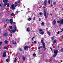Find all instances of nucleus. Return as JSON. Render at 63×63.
<instances>
[{"mask_svg": "<svg viewBox=\"0 0 63 63\" xmlns=\"http://www.w3.org/2000/svg\"><path fill=\"white\" fill-rule=\"evenodd\" d=\"M15 7L14 6V4H12L10 8L11 9H12V10H14L15 9V8H16L17 6V3H16V2H15Z\"/></svg>", "mask_w": 63, "mask_h": 63, "instance_id": "nucleus-1", "label": "nucleus"}, {"mask_svg": "<svg viewBox=\"0 0 63 63\" xmlns=\"http://www.w3.org/2000/svg\"><path fill=\"white\" fill-rule=\"evenodd\" d=\"M3 2L4 3V5H3L2 6L3 8H5V7L6 6L7 4V2H8L7 0H3Z\"/></svg>", "mask_w": 63, "mask_h": 63, "instance_id": "nucleus-2", "label": "nucleus"}, {"mask_svg": "<svg viewBox=\"0 0 63 63\" xmlns=\"http://www.w3.org/2000/svg\"><path fill=\"white\" fill-rule=\"evenodd\" d=\"M41 42L42 43V45H43V48H45V47H46L45 46V43H44V42L43 40H41Z\"/></svg>", "mask_w": 63, "mask_h": 63, "instance_id": "nucleus-3", "label": "nucleus"}, {"mask_svg": "<svg viewBox=\"0 0 63 63\" xmlns=\"http://www.w3.org/2000/svg\"><path fill=\"white\" fill-rule=\"evenodd\" d=\"M44 16L45 18H47V13H46V10L45 9H44Z\"/></svg>", "mask_w": 63, "mask_h": 63, "instance_id": "nucleus-4", "label": "nucleus"}, {"mask_svg": "<svg viewBox=\"0 0 63 63\" xmlns=\"http://www.w3.org/2000/svg\"><path fill=\"white\" fill-rule=\"evenodd\" d=\"M14 29H15L14 31L13 30H11V32H13V33H15V32L16 31V26L15 27Z\"/></svg>", "mask_w": 63, "mask_h": 63, "instance_id": "nucleus-5", "label": "nucleus"}, {"mask_svg": "<svg viewBox=\"0 0 63 63\" xmlns=\"http://www.w3.org/2000/svg\"><path fill=\"white\" fill-rule=\"evenodd\" d=\"M6 52L4 51L3 54V57H6Z\"/></svg>", "mask_w": 63, "mask_h": 63, "instance_id": "nucleus-6", "label": "nucleus"}, {"mask_svg": "<svg viewBox=\"0 0 63 63\" xmlns=\"http://www.w3.org/2000/svg\"><path fill=\"white\" fill-rule=\"evenodd\" d=\"M59 22L60 24H63V19L60 20Z\"/></svg>", "mask_w": 63, "mask_h": 63, "instance_id": "nucleus-7", "label": "nucleus"}, {"mask_svg": "<svg viewBox=\"0 0 63 63\" xmlns=\"http://www.w3.org/2000/svg\"><path fill=\"white\" fill-rule=\"evenodd\" d=\"M58 52V50H55L54 51V53L56 54H57Z\"/></svg>", "mask_w": 63, "mask_h": 63, "instance_id": "nucleus-8", "label": "nucleus"}, {"mask_svg": "<svg viewBox=\"0 0 63 63\" xmlns=\"http://www.w3.org/2000/svg\"><path fill=\"white\" fill-rule=\"evenodd\" d=\"M52 24L53 25H55V24H56V21H53L52 22Z\"/></svg>", "mask_w": 63, "mask_h": 63, "instance_id": "nucleus-9", "label": "nucleus"}, {"mask_svg": "<svg viewBox=\"0 0 63 63\" xmlns=\"http://www.w3.org/2000/svg\"><path fill=\"white\" fill-rule=\"evenodd\" d=\"M24 48L25 49V50H26V48H29V47L28 46H25L24 47Z\"/></svg>", "mask_w": 63, "mask_h": 63, "instance_id": "nucleus-10", "label": "nucleus"}, {"mask_svg": "<svg viewBox=\"0 0 63 63\" xmlns=\"http://www.w3.org/2000/svg\"><path fill=\"white\" fill-rule=\"evenodd\" d=\"M10 23L11 24H13V19H10Z\"/></svg>", "mask_w": 63, "mask_h": 63, "instance_id": "nucleus-11", "label": "nucleus"}, {"mask_svg": "<svg viewBox=\"0 0 63 63\" xmlns=\"http://www.w3.org/2000/svg\"><path fill=\"white\" fill-rule=\"evenodd\" d=\"M43 30L41 29H40L39 30V33H41V32H43Z\"/></svg>", "mask_w": 63, "mask_h": 63, "instance_id": "nucleus-12", "label": "nucleus"}, {"mask_svg": "<svg viewBox=\"0 0 63 63\" xmlns=\"http://www.w3.org/2000/svg\"><path fill=\"white\" fill-rule=\"evenodd\" d=\"M47 0L44 1V5H45V6L47 5Z\"/></svg>", "mask_w": 63, "mask_h": 63, "instance_id": "nucleus-13", "label": "nucleus"}, {"mask_svg": "<svg viewBox=\"0 0 63 63\" xmlns=\"http://www.w3.org/2000/svg\"><path fill=\"white\" fill-rule=\"evenodd\" d=\"M7 35H8V34L6 33H5L3 34V35H4V36H6Z\"/></svg>", "mask_w": 63, "mask_h": 63, "instance_id": "nucleus-14", "label": "nucleus"}, {"mask_svg": "<svg viewBox=\"0 0 63 63\" xmlns=\"http://www.w3.org/2000/svg\"><path fill=\"white\" fill-rule=\"evenodd\" d=\"M27 31L28 32H30V29L29 28H27Z\"/></svg>", "mask_w": 63, "mask_h": 63, "instance_id": "nucleus-15", "label": "nucleus"}, {"mask_svg": "<svg viewBox=\"0 0 63 63\" xmlns=\"http://www.w3.org/2000/svg\"><path fill=\"white\" fill-rule=\"evenodd\" d=\"M9 5H10V3H7V6L8 8H9V7H10V6H9Z\"/></svg>", "mask_w": 63, "mask_h": 63, "instance_id": "nucleus-16", "label": "nucleus"}, {"mask_svg": "<svg viewBox=\"0 0 63 63\" xmlns=\"http://www.w3.org/2000/svg\"><path fill=\"white\" fill-rule=\"evenodd\" d=\"M47 34H48V35H50V33L48 31H47Z\"/></svg>", "mask_w": 63, "mask_h": 63, "instance_id": "nucleus-17", "label": "nucleus"}, {"mask_svg": "<svg viewBox=\"0 0 63 63\" xmlns=\"http://www.w3.org/2000/svg\"><path fill=\"white\" fill-rule=\"evenodd\" d=\"M56 43V40H55L53 42V44H55Z\"/></svg>", "mask_w": 63, "mask_h": 63, "instance_id": "nucleus-18", "label": "nucleus"}, {"mask_svg": "<svg viewBox=\"0 0 63 63\" xmlns=\"http://www.w3.org/2000/svg\"><path fill=\"white\" fill-rule=\"evenodd\" d=\"M56 55H57V54H55L53 55V57H55L56 56Z\"/></svg>", "mask_w": 63, "mask_h": 63, "instance_id": "nucleus-19", "label": "nucleus"}, {"mask_svg": "<svg viewBox=\"0 0 63 63\" xmlns=\"http://www.w3.org/2000/svg\"><path fill=\"white\" fill-rule=\"evenodd\" d=\"M41 25H44V22H42L41 23Z\"/></svg>", "mask_w": 63, "mask_h": 63, "instance_id": "nucleus-20", "label": "nucleus"}, {"mask_svg": "<svg viewBox=\"0 0 63 63\" xmlns=\"http://www.w3.org/2000/svg\"><path fill=\"white\" fill-rule=\"evenodd\" d=\"M23 59L24 61L25 60V57H23Z\"/></svg>", "mask_w": 63, "mask_h": 63, "instance_id": "nucleus-21", "label": "nucleus"}, {"mask_svg": "<svg viewBox=\"0 0 63 63\" xmlns=\"http://www.w3.org/2000/svg\"><path fill=\"white\" fill-rule=\"evenodd\" d=\"M19 2H20V1L19 0H18L17 1V2H16L17 4H18V3H19Z\"/></svg>", "mask_w": 63, "mask_h": 63, "instance_id": "nucleus-22", "label": "nucleus"}, {"mask_svg": "<svg viewBox=\"0 0 63 63\" xmlns=\"http://www.w3.org/2000/svg\"><path fill=\"white\" fill-rule=\"evenodd\" d=\"M9 27H10V29H13V27H12V26H10Z\"/></svg>", "mask_w": 63, "mask_h": 63, "instance_id": "nucleus-23", "label": "nucleus"}, {"mask_svg": "<svg viewBox=\"0 0 63 63\" xmlns=\"http://www.w3.org/2000/svg\"><path fill=\"white\" fill-rule=\"evenodd\" d=\"M5 44H7L8 43V41L7 40H5Z\"/></svg>", "mask_w": 63, "mask_h": 63, "instance_id": "nucleus-24", "label": "nucleus"}, {"mask_svg": "<svg viewBox=\"0 0 63 63\" xmlns=\"http://www.w3.org/2000/svg\"><path fill=\"white\" fill-rule=\"evenodd\" d=\"M33 56L34 57H35V56H36V54H35V53H34L33 54Z\"/></svg>", "mask_w": 63, "mask_h": 63, "instance_id": "nucleus-25", "label": "nucleus"}, {"mask_svg": "<svg viewBox=\"0 0 63 63\" xmlns=\"http://www.w3.org/2000/svg\"><path fill=\"white\" fill-rule=\"evenodd\" d=\"M6 61L7 62H9L8 61H9V59H7L6 60Z\"/></svg>", "mask_w": 63, "mask_h": 63, "instance_id": "nucleus-26", "label": "nucleus"}, {"mask_svg": "<svg viewBox=\"0 0 63 63\" xmlns=\"http://www.w3.org/2000/svg\"><path fill=\"white\" fill-rule=\"evenodd\" d=\"M44 32H41L40 33L41 34H42V35H43V34H44Z\"/></svg>", "mask_w": 63, "mask_h": 63, "instance_id": "nucleus-27", "label": "nucleus"}, {"mask_svg": "<svg viewBox=\"0 0 63 63\" xmlns=\"http://www.w3.org/2000/svg\"><path fill=\"white\" fill-rule=\"evenodd\" d=\"M16 60H17V59H16V58H15V60L14 62H16Z\"/></svg>", "mask_w": 63, "mask_h": 63, "instance_id": "nucleus-28", "label": "nucleus"}, {"mask_svg": "<svg viewBox=\"0 0 63 63\" xmlns=\"http://www.w3.org/2000/svg\"><path fill=\"white\" fill-rule=\"evenodd\" d=\"M7 47H6V46H5L4 47V49H7Z\"/></svg>", "mask_w": 63, "mask_h": 63, "instance_id": "nucleus-29", "label": "nucleus"}, {"mask_svg": "<svg viewBox=\"0 0 63 63\" xmlns=\"http://www.w3.org/2000/svg\"><path fill=\"white\" fill-rule=\"evenodd\" d=\"M48 2L49 4H50V0H49L48 1Z\"/></svg>", "mask_w": 63, "mask_h": 63, "instance_id": "nucleus-30", "label": "nucleus"}, {"mask_svg": "<svg viewBox=\"0 0 63 63\" xmlns=\"http://www.w3.org/2000/svg\"><path fill=\"white\" fill-rule=\"evenodd\" d=\"M18 13V11H16V15H17V13Z\"/></svg>", "mask_w": 63, "mask_h": 63, "instance_id": "nucleus-31", "label": "nucleus"}, {"mask_svg": "<svg viewBox=\"0 0 63 63\" xmlns=\"http://www.w3.org/2000/svg\"><path fill=\"white\" fill-rule=\"evenodd\" d=\"M2 42H0V46H1V45H2Z\"/></svg>", "mask_w": 63, "mask_h": 63, "instance_id": "nucleus-32", "label": "nucleus"}, {"mask_svg": "<svg viewBox=\"0 0 63 63\" xmlns=\"http://www.w3.org/2000/svg\"><path fill=\"white\" fill-rule=\"evenodd\" d=\"M41 47H42V46H41V47H40L38 48V49H40V48H41Z\"/></svg>", "mask_w": 63, "mask_h": 63, "instance_id": "nucleus-33", "label": "nucleus"}, {"mask_svg": "<svg viewBox=\"0 0 63 63\" xmlns=\"http://www.w3.org/2000/svg\"><path fill=\"white\" fill-rule=\"evenodd\" d=\"M19 50H20V51H21V50H21V48H19Z\"/></svg>", "mask_w": 63, "mask_h": 63, "instance_id": "nucleus-34", "label": "nucleus"}, {"mask_svg": "<svg viewBox=\"0 0 63 63\" xmlns=\"http://www.w3.org/2000/svg\"><path fill=\"white\" fill-rule=\"evenodd\" d=\"M37 43V42L36 41H34V43L35 44H36V43Z\"/></svg>", "mask_w": 63, "mask_h": 63, "instance_id": "nucleus-35", "label": "nucleus"}, {"mask_svg": "<svg viewBox=\"0 0 63 63\" xmlns=\"http://www.w3.org/2000/svg\"><path fill=\"white\" fill-rule=\"evenodd\" d=\"M31 19V18H30L28 19V20H29V21H30V20Z\"/></svg>", "mask_w": 63, "mask_h": 63, "instance_id": "nucleus-36", "label": "nucleus"}, {"mask_svg": "<svg viewBox=\"0 0 63 63\" xmlns=\"http://www.w3.org/2000/svg\"><path fill=\"white\" fill-rule=\"evenodd\" d=\"M33 39H35V37H33L32 38V40H33Z\"/></svg>", "mask_w": 63, "mask_h": 63, "instance_id": "nucleus-37", "label": "nucleus"}, {"mask_svg": "<svg viewBox=\"0 0 63 63\" xmlns=\"http://www.w3.org/2000/svg\"><path fill=\"white\" fill-rule=\"evenodd\" d=\"M12 24H15L16 22H13Z\"/></svg>", "mask_w": 63, "mask_h": 63, "instance_id": "nucleus-38", "label": "nucleus"}, {"mask_svg": "<svg viewBox=\"0 0 63 63\" xmlns=\"http://www.w3.org/2000/svg\"><path fill=\"white\" fill-rule=\"evenodd\" d=\"M13 15H14V13H13L12 14H11V16H13Z\"/></svg>", "mask_w": 63, "mask_h": 63, "instance_id": "nucleus-39", "label": "nucleus"}, {"mask_svg": "<svg viewBox=\"0 0 63 63\" xmlns=\"http://www.w3.org/2000/svg\"><path fill=\"white\" fill-rule=\"evenodd\" d=\"M33 20H35V17H34L33 18Z\"/></svg>", "mask_w": 63, "mask_h": 63, "instance_id": "nucleus-40", "label": "nucleus"}, {"mask_svg": "<svg viewBox=\"0 0 63 63\" xmlns=\"http://www.w3.org/2000/svg\"><path fill=\"white\" fill-rule=\"evenodd\" d=\"M6 21H9V20L8 19H7L6 20Z\"/></svg>", "mask_w": 63, "mask_h": 63, "instance_id": "nucleus-41", "label": "nucleus"}, {"mask_svg": "<svg viewBox=\"0 0 63 63\" xmlns=\"http://www.w3.org/2000/svg\"><path fill=\"white\" fill-rule=\"evenodd\" d=\"M39 15L40 16H41V15H42V14L40 12L39 13Z\"/></svg>", "mask_w": 63, "mask_h": 63, "instance_id": "nucleus-42", "label": "nucleus"}, {"mask_svg": "<svg viewBox=\"0 0 63 63\" xmlns=\"http://www.w3.org/2000/svg\"><path fill=\"white\" fill-rule=\"evenodd\" d=\"M53 4L54 5H55L56 4V3L55 2H54Z\"/></svg>", "mask_w": 63, "mask_h": 63, "instance_id": "nucleus-43", "label": "nucleus"}, {"mask_svg": "<svg viewBox=\"0 0 63 63\" xmlns=\"http://www.w3.org/2000/svg\"><path fill=\"white\" fill-rule=\"evenodd\" d=\"M57 34H59V32H58Z\"/></svg>", "mask_w": 63, "mask_h": 63, "instance_id": "nucleus-44", "label": "nucleus"}, {"mask_svg": "<svg viewBox=\"0 0 63 63\" xmlns=\"http://www.w3.org/2000/svg\"><path fill=\"white\" fill-rule=\"evenodd\" d=\"M39 21H41V19H40V18H39Z\"/></svg>", "mask_w": 63, "mask_h": 63, "instance_id": "nucleus-45", "label": "nucleus"}, {"mask_svg": "<svg viewBox=\"0 0 63 63\" xmlns=\"http://www.w3.org/2000/svg\"><path fill=\"white\" fill-rule=\"evenodd\" d=\"M51 39L52 40H53V38L52 37H51Z\"/></svg>", "mask_w": 63, "mask_h": 63, "instance_id": "nucleus-46", "label": "nucleus"}, {"mask_svg": "<svg viewBox=\"0 0 63 63\" xmlns=\"http://www.w3.org/2000/svg\"><path fill=\"white\" fill-rule=\"evenodd\" d=\"M10 36H11V37H12V34H10Z\"/></svg>", "mask_w": 63, "mask_h": 63, "instance_id": "nucleus-47", "label": "nucleus"}, {"mask_svg": "<svg viewBox=\"0 0 63 63\" xmlns=\"http://www.w3.org/2000/svg\"><path fill=\"white\" fill-rule=\"evenodd\" d=\"M13 44H16V43H13Z\"/></svg>", "mask_w": 63, "mask_h": 63, "instance_id": "nucleus-48", "label": "nucleus"}, {"mask_svg": "<svg viewBox=\"0 0 63 63\" xmlns=\"http://www.w3.org/2000/svg\"><path fill=\"white\" fill-rule=\"evenodd\" d=\"M57 23H59V21H57Z\"/></svg>", "mask_w": 63, "mask_h": 63, "instance_id": "nucleus-49", "label": "nucleus"}, {"mask_svg": "<svg viewBox=\"0 0 63 63\" xmlns=\"http://www.w3.org/2000/svg\"><path fill=\"white\" fill-rule=\"evenodd\" d=\"M44 50H46V47H45V48H44Z\"/></svg>", "mask_w": 63, "mask_h": 63, "instance_id": "nucleus-50", "label": "nucleus"}, {"mask_svg": "<svg viewBox=\"0 0 63 63\" xmlns=\"http://www.w3.org/2000/svg\"><path fill=\"white\" fill-rule=\"evenodd\" d=\"M50 48L51 50H52V48H51V47H50Z\"/></svg>", "mask_w": 63, "mask_h": 63, "instance_id": "nucleus-51", "label": "nucleus"}, {"mask_svg": "<svg viewBox=\"0 0 63 63\" xmlns=\"http://www.w3.org/2000/svg\"><path fill=\"white\" fill-rule=\"evenodd\" d=\"M8 58H10V56H8Z\"/></svg>", "mask_w": 63, "mask_h": 63, "instance_id": "nucleus-52", "label": "nucleus"}, {"mask_svg": "<svg viewBox=\"0 0 63 63\" xmlns=\"http://www.w3.org/2000/svg\"><path fill=\"white\" fill-rule=\"evenodd\" d=\"M62 31H63V29H62Z\"/></svg>", "mask_w": 63, "mask_h": 63, "instance_id": "nucleus-53", "label": "nucleus"}, {"mask_svg": "<svg viewBox=\"0 0 63 63\" xmlns=\"http://www.w3.org/2000/svg\"><path fill=\"white\" fill-rule=\"evenodd\" d=\"M63 61H62V60L61 61V62H62Z\"/></svg>", "mask_w": 63, "mask_h": 63, "instance_id": "nucleus-54", "label": "nucleus"}, {"mask_svg": "<svg viewBox=\"0 0 63 63\" xmlns=\"http://www.w3.org/2000/svg\"><path fill=\"white\" fill-rule=\"evenodd\" d=\"M62 32V31H61V32Z\"/></svg>", "mask_w": 63, "mask_h": 63, "instance_id": "nucleus-55", "label": "nucleus"}, {"mask_svg": "<svg viewBox=\"0 0 63 63\" xmlns=\"http://www.w3.org/2000/svg\"><path fill=\"white\" fill-rule=\"evenodd\" d=\"M61 32V31H60V32Z\"/></svg>", "mask_w": 63, "mask_h": 63, "instance_id": "nucleus-56", "label": "nucleus"}, {"mask_svg": "<svg viewBox=\"0 0 63 63\" xmlns=\"http://www.w3.org/2000/svg\"><path fill=\"white\" fill-rule=\"evenodd\" d=\"M19 5H18V7H19Z\"/></svg>", "mask_w": 63, "mask_h": 63, "instance_id": "nucleus-57", "label": "nucleus"}, {"mask_svg": "<svg viewBox=\"0 0 63 63\" xmlns=\"http://www.w3.org/2000/svg\"><path fill=\"white\" fill-rule=\"evenodd\" d=\"M62 10L63 11V9H62Z\"/></svg>", "mask_w": 63, "mask_h": 63, "instance_id": "nucleus-58", "label": "nucleus"}, {"mask_svg": "<svg viewBox=\"0 0 63 63\" xmlns=\"http://www.w3.org/2000/svg\"><path fill=\"white\" fill-rule=\"evenodd\" d=\"M1 50V48H0V50Z\"/></svg>", "mask_w": 63, "mask_h": 63, "instance_id": "nucleus-59", "label": "nucleus"}]
</instances>
